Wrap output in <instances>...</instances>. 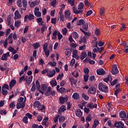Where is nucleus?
I'll use <instances>...</instances> for the list:
<instances>
[{"mask_svg": "<svg viewBox=\"0 0 128 128\" xmlns=\"http://www.w3.org/2000/svg\"><path fill=\"white\" fill-rule=\"evenodd\" d=\"M58 40H60L62 38V35L60 34V32H58Z\"/></svg>", "mask_w": 128, "mask_h": 128, "instance_id": "58", "label": "nucleus"}, {"mask_svg": "<svg viewBox=\"0 0 128 128\" xmlns=\"http://www.w3.org/2000/svg\"><path fill=\"white\" fill-rule=\"evenodd\" d=\"M58 31L55 30L53 34H52V36L54 37H52V38H53V40H56V36H58Z\"/></svg>", "mask_w": 128, "mask_h": 128, "instance_id": "38", "label": "nucleus"}, {"mask_svg": "<svg viewBox=\"0 0 128 128\" xmlns=\"http://www.w3.org/2000/svg\"><path fill=\"white\" fill-rule=\"evenodd\" d=\"M22 4L23 8H24V10H26V8H28V0H22Z\"/></svg>", "mask_w": 128, "mask_h": 128, "instance_id": "22", "label": "nucleus"}, {"mask_svg": "<svg viewBox=\"0 0 128 128\" xmlns=\"http://www.w3.org/2000/svg\"><path fill=\"white\" fill-rule=\"evenodd\" d=\"M84 6V4L82 2H80L78 6V9L80 10H82Z\"/></svg>", "mask_w": 128, "mask_h": 128, "instance_id": "36", "label": "nucleus"}, {"mask_svg": "<svg viewBox=\"0 0 128 128\" xmlns=\"http://www.w3.org/2000/svg\"><path fill=\"white\" fill-rule=\"evenodd\" d=\"M58 118H60V115H57L53 118V120H54V122H58Z\"/></svg>", "mask_w": 128, "mask_h": 128, "instance_id": "54", "label": "nucleus"}, {"mask_svg": "<svg viewBox=\"0 0 128 128\" xmlns=\"http://www.w3.org/2000/svg\"><path fill=\"white\" fill-rule=\"evenodd\" d=\"M72 98H74L75 100H80V94L78 92H74L72 96Z\"/></svg>", "mask_w": 128, "mask_h": 128, "instance_id": "15", "label": "nucleus"}, {"mask_svg": "<svg viewBox=\"0 0 128 128\" xmlns=\"http://www.w3.org/2000/svg\"><path fill=\"white\" fill-rule=\"evenodd\" d=\"M64 78V73H62L61 74H59L56 78V80H62Z\"/></svg>", "mask_w": 128, "mask_h": 128, "instance_id": "49", "label": "nucleus"}, {"mask_svg": "<svg viewBox=\"0 0 128 128\" xmlns=\"http://www.w3.org/2000/svg\"><path fill=\"white\" fill-rule=\"evenodd\" d=\"M90 14H92V10H88L86 14V16H90Z\"/></svg>", "mask_w": 128, "mask_h": 128, "instance_id": "60", "label": "nucleus"}, {"mask_svg": "<svg viewBox=\"0 0 128 128\" xmlns=\"http://www.w3.org/2000/svg\"><path fill=\"white\" fill-rule=\"evenodd\" d=\"M84 72L86 74H88L90 72V70L88 68H85L84 70Z\"/></svg>", "mask_w": 128, "mask_h": 128, "instance_id": "63", "label": "nucleus"}, {"mask_svg": "<svg viewBox=\"0 0 128 128\" xmlns=\"http://www.w3.org/2000/svg\"><path fill=\"white\" fill-rule=\"evenodd\" d=\"M48 43H44V44L43 45V50H48Z\"/></svg>", "mask_w": 128, "mask_h": 128, "instance_id": "55", "label": "nucleus"}, {"mask_svg": "<svg viewBox=\"0 0 128 128\" xmlns=\"http://www.w3.org/2000/svg\"><path fill=\"white\" fill-rule=\"evenodd\" d=\"M2 92L3 96H6L8 94V90H2Z\"/></svg>", "mask_w": 128, "mask_h": 128, "instance_id": "40", "label": "nucleus"}, {"mask_svg": "<svg viewBox=\"0 0 128 128\" xmlns=\"http://www.w3.org/2000/svg\"><path fill=\"white\" fill-rule=\"evenodd\" d=\"M38 110H46V106L44 104L42 105L40 104L38 108Z\"/></svg>", "mask_w": 128, "mask_h": 128, "instance_id": "29", "label": "nucleus"}, {"mask_svg": "<svg viewBox=\"0 0 128 128\" xmlns=\"http://www.w3.org/2000/svg\"><path fill=\"white\" fill-rule=\"evenodd\" d=\"M112 74L116 75L117 74H118V66L114 64L112 66V69L111 71Z\"/></svg>", "mask_w": 128, "mask_h": 128, "instance_id": "5", "label": "nucleus"}, {"mask_svg": "<svg viewBox=\"0 0 128 128\" xmlns=\"http://www.w3.org/2000/svg\"><path fill=\"white\" fill-rule=\"evenodd\" d=\"M28 116H25L24 118L22 119V122H24V124H28Z\"/></svg>", "mask_w": 128, "mask_h": 128, "instance_id": "47", "label": "nucleus"}, {"mask_svg": "<svg viewBox=\"0 0 128 128\" xmlns=\"http://www.w3.org/2000/svg\"><path fill=\"white\" fill-rule=\"evenodd\" d=\"M94 78H96V76H92L89 78V80L90 82H94Z\"/></svg>", "mask_w": 128, "mask_h": 128, "instance_id": "64", "label": "nucleus"}, {"mask_svg": "<svg viewBox=\"0 0 128 128\" xmlns=\"http://www.w3.org/2000/svg\"><path fill=\"white\" fill-rule=\"evenodd\" d=\"M98 88L99 90H100V92H103L105 94L108 92V87L102 83L100 82L98 85Z\"/></svg>", "mask_w": 128, "mask_h": 128, "instance_id": "1", "label": "nucleus"}, {"mask_svg": "<svg viewBox=\"0 0 128 128\" xmlns=\"http://www.w3.org/2000/svg\"><path fill=\"white\" fill-rule=\"evenodd\" d=\"M8 40V44H12V34H10L7 38V41Z\"/></svg>", "mask_w": 128, "mask_h": 128, "instance_id": "25", "label": "nucleus"}, {"mask_svg": "<svg viewBox=\"0 0 128 128\" xmlns=\"http://www.w3.org/2000/svg\"><path fill=\"white\" fill-rule=\"evenodd\" d=\"M28 20H32L34 19V16L32 14L26 15L24 18V22H28Z\"/></svg>", "mask_w": 128, "mask_h": 128, "instance_id": "4", "label": "nucleus"}, {"mask_svg": "<svg viewBox=\"0 0 128 128\" xmlns=\"http://www.w3.org/2000/svg\"><path fill=\"white\" fill-rule=\"evenodd\" d=\"M94 34L96 36H100V29L97 28L95 30Z\"/></svg>", "mask_w": 128, "mask_h": 128, "instance_id": "57", "label": "nucleus"}, {"mask_svg": "<svg viewBox=\"0 0 128 128\" xmlns=\"http://www.w3.org/2000/svg\"><path fill=\"white\" fill-rule=\"evenodd\" d=\"M60 103L62 104H64V102H66L68 100V96H66V97H60L59 98Z\"/></svg>", "mask_w": 128, "mask_h": 128, "instance_id": "7", "label": "nucleus"}, {"mask_svg": "<svg viewBox=\"0 0 128 128\" xmlns=\"http://www.w3.org/2000/svg\"><path fill=\"white\" fill-rule=\"evenodd\" d=\"M40 104V101H36L34 102V108H38Z\"/></svg>", "mask_w": 128, "mask_h": 128, "instance_id": "27", "label": "nucleus"}, {"mask_svg": "<svg viewBox=\"0 0 128 128\" xmlns=\"http://www.w3.org/2000/svg\"><path fill=\"white\" fill-rule=\"evenodd\" d=\"M92 114H89L88 115L86 118V122H92Z\"/></svg>", "mask_w": 128, "mask_h": 128, "instance_id": "30", "label": "nucleus"}, {"mask_svg": "<svg viewBox=\"0 0 128 128\" xmlns=\"http://www.w3.org/2000/svg\"><path fill=\"white\" fill-rule=\"evenodd\" d=\"M70 16V12L68 11H66L65 12V18H68V16Z\"/></svg>", "mask_w": 128, "mask_h": 128, "instance_id": "61", "label": "nucleus"}, {"mask_svg": "<svg viewBox=\"0 0 128 128\" xmlns=\"http://www.w3.org/2000/svg\"><path fill=\"white\" fill-rule=\"evenodd\" d=\"M86 56H88V54H86V52L84 51L81 53V55H80V60H84V58H86Z\"/></svg>", "mask_w": 128, "mask_h": 128, "instance_id": "16", "label": "nucleus"}, {"mask_svg": "<svg viewBox=\"0 0 128 128\" xmlns=\"http://www.w3.org/2000/svg\"><path fill=\"white\" fill-rule=\"evenodd\" d=\"M72 10L75 14H82V12H84L82 10H78V8L74 6L72 8Z\"/></svg>", "mask_w": 128, "mask_h": 128, "instance_id": "10", "label": "nucleus"}, {"mask_svg": "<svg viewBox=\"0 0 128 128\" xmlns=\"http://www.w3.org/2000/svg\"><path fill=\"white\" fill-rule=\"evenodd\" d=\"M119 116L120 118H126V111H121L119 114Z\"/></svg>", "mask_w": 128, "mask_h": 128, "instance_id": "13", "label": "nucleus"}, {"mask_svg": "<svg viewBox=\"0 0 128 128\" xmlns=\"http://www.w3.org/2000/svg\"><path fill=\"white\" fill-rule=\"evenodd\" d=\"M86 24V22L84 19H80L77 21L76 24V26H82V24Z\"/></svg>", "mask_w": 128, "mask_h": 128, "instance_id": "18", "label": "nucleus"}, {"mask_svg": "<svg viewBox=\"0 0 128 128\" xmlns=\"http://www.w3.org/2000/svg\"><path fill=\"white\" fill-rule=\"evenodd\" d=\"M100 16H104V8L102 7L100 9Z\"/></svg>", "mask_w": 128, "mask_h": 128, "instance_id": "32", "label": "nucleus"}, {"mask_svg": "<svg viewBox=\"0 0 128 128\" xmlns=\"http://www.w3.org/2000/svg\"><path fill=\"white\" fill-rule=\"evenodd\" d=\"M10 86L8 84H4L2 87V90H9Z\"/></svg>", "mask_w": 128, "mask_h": 128, "instance_id": "37", "label": "nucleus"}, {"mask_svg": "<svg viewBox=\"0 0 128 128\" xmlns=\"http://www.w3.org/2000/svg\"><path fill=\"white\" fill-rule=\"evenodd\" d=\"M110 74H108L106 78H105L103 79L104 82H108V80H110Z\"/></svg>", "mask_w": 128, "mask_h": 128, "instance_id": "46", "label": "nucleus"}, {"mask_svg": "<svg viewBox=\"0 0 128 128\" xmlns=\"http://www.w3.org/2000/svg\"><path fill=\"white\" fill-rule=\"evenodd\" d=\"M26 84L28 85L29 86L30 84H32V76H30V78H28V79H26Z\"/></svg>", "mask_w": 128, "mask_h": 128, "instance_id": "20", "label": "nucleus"}, {"mask_svg": "<svg viewBox=\"0 0 128 128\" xmlns=\"http://www.w3.org/2000/svg\"><path fill=\"white\" fill-rule=\"evenodd\" d=\"M82 98H84V100H90V97H88V96L86 95V94H84V93H83L82 94Z\"/></svg>", "mask_w": 128, "mask_h": 128, "instance_id": "34", "label": "nucleus"}, {"mask_svg": "<svg viewBox=\"0 0 128 128\" xmlns=\"http://www.w3.org/2000/svg\"><path fill=\"white\" fill-rule=\"evenodd\" d=\"M76 116H78V118H80L82 116V110L80 109H78L76 111Z\"/></svg>", "mask_w": 128, "mask_h": 128, "instance_id": "17", "label": "nucleus"}, {"mask_svg": "<svg viewBox=\"0 0 128 128\" xmlns=\"http://www.w3.org/2000/svg\"><path fill=\"white\" fill-rule=\"evenodd\" d=\"M58 92H60V94H65L66 90V88L64 87H61L60 88L59 90H58Z\"/></svg>", "mask_w": 128, "mask_h": 128, "instance_id": "26", "label": "nucleus"}, {"mask_svg": "<svg viewBox=\"0 0 128 128\" xmlns=\"http://www.w3.org/2000/svg\"><path fill=\"white\" fill-rule=\"evenodd\" d=\"M126 28V24H122V28L120 29V32H122V30H125Z\"/></svg>", "mask_w": 128, "mask_h": 128, "instance_id": "56", "label": "nucleus"}, {"mask_svg": "<svg viewBox=\"0 0 128 128\" xmlns=\"http://www.w3.org/2000/svg\"><path fill=\"white\" fill-rule=\"evenodd\" d=\"M50 50H44V52L46 56V58H48V56H50Z\"/></svg>", "mask_w": 128, "mask_h": 128, "instance_id": "44", "label": "nucleus"}, {"mask_svg": "<svg viewBox=\"0 0 128 128\" xmlns=\"http://www.w3.org/2000/svg\"><path fill=\"white\" fill-rule=\"evenodd\" d=\"M111 80H109L110 85L112 86H116V84H118V79H115L112 82V77H110Z\"/></svg>", "mask_w": 128, "mask_h": 128, "instance_id": "24", "label": "nucleus"}, {"mask_svg": "<svg viewBox=\"0 0 128 128\" xmlns=\"http://www.w3.org/2000/svg\"><path fill=\"white\" fill-rule=\"evenodd\" d=\"M112 128H124V124H122V122L119 121L118 122L116 121L114 125H113Z\"/></svg>", "mask_w": 128, "mask_h": 128, "instance_id": "3", "label": "nucleus"}, {"mask_svg": "<svg viewBox=\"0 0 128 128\" xmlns=\"http://www.w3.org/2000/svg\"><path fill=\"white\" fill-rule=\"evenodd\" d=\"M40 90H42V92H46V90H48V84H41Z\"/></svg>", "mask_w": 128, "mask_h": 128, "instance_id": "23", "label": "nucleus"}, {"mask_svg": "<svg viewBox=\"0 0 128 128\" xmlns=\"http://www.w3.org/2000/svg\"><path fill=\"white\" fill-rule=\"evenodd\" d=\"M96 74L99 76H104L106 74V71L102 68L96 70Z\"/></svg>", "mask_w": 128, "mask_h": 128, "instance_id": "8", "label": "nucleus"}, {"mask_svg": "<svg viewBox=\"0 0 128 128\" xmlns=\"http://www.w3.org/2000/svg\"><path fill=\"white\" fill-rule=\"evenodd\" d=\"M73 38H78V34L76 32H74L73 34Z\"/></svg>", "mask_w": 128, "mask_h": 128, "instance_id": "52", "label": "nucleus"}, {"mask_svg": "<svg viewBox=\"0 0 128 128\" xmlns=\"http://www.w3.org/2000/svg\"><path fill=\"white\" fill-rule=\"evenodd\" d=\"M26 106V103L22 102V103H17L16 104V108L17 110H20V108H24Z\"/></svg>", "mask_w": 128, "mask_h": 128, "instance_id": "11", "label": "nucleus"}, {"mask_svg": "<svg viewBox=\"0 0 128 128\" xmlns=\"http://www.w3.org/2000/svg\"><path fill=\"white\" fill-rule=\"evenodd\" d=\"M66 120V118L64 116H60L58 118L59 122H64Z\"/></svg>", "mask_w": 128, "mask_h": 128, "instance_id": "39", "label": "nucleus"}, {"mask_svg": "<svg viewBox=\"0 0 128 128\" xmlns=\"http://www.w3.org/2000/svg\"><path fill=\"white\" fill-rule=\"evenodd\" d=\"M50 84L52 87L56 86L58 84V82L56 80H52L50 82Z\"/></svg>", "mask_w": 128, "mask_h": 128, "instance_id": "28", "label": "nucleus"}, {"mask_svg": "<svg viewBox=\"0 0 128 128\" xmlns=\"http://www.w3.org/2000/svg\"><path fill=\"white\" fill-rule=\"evenodd\" d=\"M74 64H76V60H74V58H72L70 64V66H74Z\"/></svg>", "mask_w": 128, "mask_h": 128, "instance_id": "59", "label": "nucleus"}, {"mask_svg": "<svg viewBox=\"0 0 128 128\" xmlns=\"http://www.w3.org/2000/svg\"><path fill=\"white\" fill-rule=\"evenodd\" d=\"M59 110L62 112L66 110V106L64 105L62 106Z\"/></svg>", "mask_w": 128, "mask_h": 128, "instance_id": "41", "label": "nucleus"}, {"mask_svg": "<svg viewBox=\"0 0 128 128\" xmlns=\"http://www.w3.org/2000/svg\"><path fill=\"white\" fill-rule=\"evenodd\" d=\"M10 56V52L4 54L1 58L2 60H8V58Z\"/></svg>", "mask_w": 128, "mask_h": 128, "instance_id": "12", "label": "nucleus"}, {"mask_svg": "<svg viewBox=\"0 0 128 128\" xmlns=\"http://www.w3.org/2000/svg\"><path fill=\"white\" fill-rule=\"evenodd\" d=\"M84 81L86 82L88 80V75H84Z\"/></svg>", "mask_w": 128, "mask_h": 128, "instance_id": "62", "label": "nucleus"}, {"mask_svg": "<svg viewBox=\"0 0 128 128\" xmlns=\"http://www.w3.org/2000/svg\"><path fill=\"white\" fill-rule=\"evenodd\" d=\"M20 20H16L14 22V26H16V28H20Z\"/></svg>", "mask_w": 128, "mask_h": 128, "instance_id": "35", "label": "nucleus"}, {"mask_svg": "<svg viewBox=\"0 0 128 128\" xmlns=\"http://www.w3.org/2000/svg\"><path fill=\"white\" fill-rule=\"evenodd\" d=\"M48 72H48L47 73V76H50V78H52V76H54V74H56V70H53L51 72H50V70H48Z\"/></svg>", "mask_w": 128, "mask_h": 128, "instance_id": "14", "label": "nucleus"}, {"mask_svg": "<svg viewBox=\"0 0 128 128\" xmlns=\"http://www.w3.org/2000/svg\"><path fill=\"white\" fill-rule=\"evenodd\" d=\"M48 64H50V66H52V68L56 66V62H49L48 63Z\"/></svg>", "mask_w": 128, "mask_h": 128, "instance_id": "45", "label": "nucleus"}, {"mask_svg": "<svg viewBox=\"0 0 128 128\" xmlns=\"http://www.w3.org/2000/svg\"><path fill=\"white\" fill-rule=\"evenodd\" d=\"M34 14L36 18H40L42 16V12H34Z\"/></svg>", "mask_w": 128, "mask_h": 128, "instance_id": "31", "label": "nucleus"}, {"mask_svg": "<svg viewBox=\"0 0 128 128\" xmlns=\"http://www.w3.org/2000/svg\"><path fill=\"white\" fill-rule=\"evenodd\" d=\"M16 80H12L9 84L10 88H14V86H16Z\"/></svg>", "mask_w": 128, "mask_h": 128, "instance_id": "21", "label": "nucleus"}, {"mask_svg": "<svg viewBox=\"0 0 128 128\" xmlns=\"http://www.w3.org/2000/svg\"><path fill=\"white\" fill-rule=\"evenodd\" d=\"M32 87L31 88L32 92H34L36 90V83L34 82H32Z\"/></svg>", "mask_w": 128, "mask_h": 128, "instance_id": "43", "label": "nucleus"}, {"mask_svg": "<svg viewBox=\"0 0 128 128\" xmlns=\"http://www.w3.org/2000/svg\"><path fill=\"white\" fill-rule=\"evenodd\" d=\"M17 6L19 8H22V0H18L17 2Z\"/></svg>", "mask_w": 128, "mask_h": 128, "instance_id": "50", "label": "nucleus"}, {"mask_svg": "<svg viewBox=\"0 0 128 128\" xmlns=\"http://www.w3.org/2000/svg\"><path fill=\"white\" fill-rule=\"evenodd\" d=\"M36 85L38 90L40 89V81L36 80Z\"/></svg>", "mask_w": 128, "mask_h": 128, "instance_id": "33", "label": "nucleus"}, {"mask_svg": "<svg viewBox=\"0 0 128 128\" xmlns=\"http://www.w3.org/2000/svg\"><path fill=\"white\" fill-rule=\"evenodd\" d=\"M44 94L45 96H56V91H54V90H52V87L49 86L48 87L47 90L45 92Z\"/></svg>", "mask_w": 128, "mask_h": 128, "instance_id": "2", "label": "nucleus"}, {"mask_svg": "<svg viewBox=\"0 0 128 128\" xmlns=\"http://www.w3.org/2000/svg\"><path fill=\"white\" fill-rule=\"evenodd\" d=\"M38 46H40V44H38V42H36L33 44V48L34 50H36V48H38Z\"/></svg>", "mask_w": 128, "mask_h": 128, "instance_id": "51", "label": "nucleus"}, {"mask_svg": "<svg viewBox=\"0 0 128 128\" xmlns=\"http://www.w3.org/2000/svg\"><path fill=\"white\" fill-rule=\"evenodd\" d=\"M82 28L83 30H84L86 32V30H88V24H84L82 26Z\"/></svg>", "mask_w": 128, "mask_h": 128, "instance_id": "42", "label": "nucleus"}, {"mask_svg": "<svg viewBox=\"0 0 128 128\" xmlns=\"http://www.w3.org/2000/svg\"><path fill=\"white\" fill-rule=\"evenodd\" d=\"M22 18V14H20L18 10H16L14 12V20H18Z\"/></svg>", "mask_w": 128, "mask_h": 128, "instance_id": "9", "label": "nucleus"}, {"mask_svg": "<svg viewBox=\"0 0 128 128\" xmlns=\"http://www.w3.org/2000/svg\"><path fill=\"white\" fill-rule=\"evenodd\" d=\"M99 124H100V122H98V119H95L94 120V124L92 126V128H96Z\"/></svg>", "mask_w": 128, "mask_h": 128, "instance_id": "19", "label": "nucleus"}, {"mask_svg": "<svg viewBox=\"0 0 128 128\" xmlns=\"http://www.w3.org/2000/svg\"><path fill=\"white\" fill-rule=\"evenodd\" d=\"M94 52H100V48H94L93 49Z\"/></svg>", "mask_w": 128, "mask_h": 128, "instance_id": "48", "label": "nucleus"}, {"mask_svg": "<svg viewBox=\"0 0 128 128\" xmlns=\"http://www.w3.org/2000/svg\"><path fill=\"white\" fill-rule=\"evenodd\" d=\"M96 87L92 86L89 88L88 90V93L89 94H96Z\"/></svg>", "mask_w": 128, "mask_h": 128, "instance_id": "6", "label": "nucleus"}, {"mask_svg": "<svg viewBox=\"0 0 128 128\" xmlns=\"http://www.w3.org/2000/svg\"><path fill=\"white\" fill-rule=\"evenodd\" d=\"M10 22H12V18H10V16H8L7 18V22H8V26L10 25Z\"/></svg>", "mask_w": 128, "mask_h": 128, "instance_id": "53", "label": "nucleus"}]
</instances>
